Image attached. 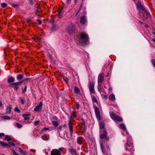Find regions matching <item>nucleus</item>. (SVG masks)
I'll return each mask as SVG.
<instances>
[{"instance_id": "4d7b16f0", "label": "nucleus", "mask_w": 155, "mask_h": 155, "mask_svg": "<svg viewBox=\"0 0 155 155\" xmlns=\"http://www.w3.org/2000/svg\"><path fill=\"white\" fill-rule=\"evenodd\" d=\"M97 116H100V113L99 110L98 109V108H97Z\"/></svg>"}, {"instance_id": "2eb2a0df", "label": "nucleus", "mask_w": 155, "mask_h": 155, "mask_svg": "<svg viewBox=\"0 0 155 155\" xmlns=\"http://www.w3.org/2000/svg\"><path fill=\"white\" fill-rule=\"evenodd\" d=\"M84 142V140L82 137H80L77 138V143L79 144H81Z\"/></svg>"}, {"instance_id": "4c0bfd02", "label": "nucleus", "mask_w": 155, "mask_h": 155, "mask_svg": "<svg viewBox=\"0 0 155 155\" xmlns=\"http://www.w3.org/2000/svg\"><path fill=\"white\" fill-rule=\"evenodd\" d=\"M63 79L64 81L66 82L67 83H68V79L66 77H64L63 78Z\"/></svg>"}, {"instance_id": "5fc2aeb1", "label": "nucleus", "mask_w": 155, "mask_h": 155, "mask_svg": "<svg viewBox=\"0 0 155 155\" xmlns=\"http://www.w3.org/2000/svg\"><path fill=\"white\" fill-rule=\"evenodd\" d=\"M37 21L38 22L39 24H41L42 23V21L41 20L39 19L37 20Z\"/></svg>"}, {"instance_id": "393cba45", "label": "nucleus", "mask_w": 155, "mask_h": 155, "mask_svg": "<svg viewBox=\"0 0 155 155\" xmlns=\"http://www.w3.org/2000/svg\"><path fill=\"white\" fill-rule=\"evenodd\" d=\"M52 123L55 127L58 126L59 124L58 122V121H55V120H52Z\"/></svg>"}, {"instance_id": "423d86ee", "label": "nucleus", "mask_w": 155, "mask_h": 155, "mask_svg": "<svg viewBox=\"0 0 155 155\" xmlns=\"http://www.w3.org/2000/svg\"><path fill=\"white\" fill-rule=\"evenodd\" d=\"M22 84V82L19 81L18 82L13 83L11 84L10 86H11L15 90L18 91L20 85Z\"/></svg>"}, {"instance_id": "f8f14e48", "label": "nucleus", "mask_w": 155, "mask_h": 155, "mask_svg": "<svg viewBox=\"0 0 155 155\" xmlns=\"http://www.w3.org/2000/svg\"><path fill=\"white\" fill-rule=\"evenodd\" d=\"M69 126L71 136L72 137L73 134V127L72 125V123H71V120H70L69 121Z\"/></svg>"}, {"instance_id": "8fccbe9b", "label": "nucleus", "mask_w": 155, "mask_h": 155, "mask_svg": "<svg viewBox=\"0 0 155 155\" xmlns=\"http://www.w3.org/2000/svg\"><path fill=\"white\" fill-rule=\"evenodd\" d=\"M56 26L55 25H53L51 28V29L53 30H54L56 28Z\"/></svg>"}, {"instance_id": "6ab92c4d", "label": "nucleus", "mask_w": 155, "mask_h": 155, "mask_svg": "<svg viewBox=\"0 0 155 155\" xmlns=\"http://www.w3.org/2000/svg\"><path fill=\"white\" fill-rule=\"evenodd\" d=\"M15 81V78L12 77H11L8 78L7 81L9 83H11L14 82Z\"/></svg>"}, {"instance_id": "79ce46f5", "label": "nucleus", "mask_w": 155, "mask_h": 155, "mask_svg": "<svg viewBox=\"0 0 155 155\" xmlns=\"http://www.w3.org/2000/svg\"><path fill=\"white\" fill-rule=\"evenodd\" d=\"M19 5L18 4H13L12 5V6L14 8H16V7L18 6Z\"/></svg>"}, {"instance_id": "a19ab883", "label": "nucleus", "mask_w": 155, "mask_h": 155, "mask_svg": "<svg viewBox=\"0 0 155 155\" xmlns=\"http://www.w3.org/2000/svg\"><path fill=\"white\" fill-rule=\"evenodd\" d=\"M144 11L146 14L147 15V16H149L150 15V13L148 11H147L146 10V9H145V11Z\"/></svg>"}, {"instance_id": "ea45409f", "label": "nucleus", "mask_w": 155, "mask_h": 155, "mask_svg": "<svg viewBox=\"0 0 155 155\" xmlns=\"http://www.w3.org/2000/svg\"><path fill=\"white\" fill-rule=\"evenodd\" d=\"M12 151L13 154L14 155H19L18 154L16 153L15 150L13 149H12Z\"/></svg>"}, {"instance_id": "49530a36", "label": "nucleus", "mask_w": 155, "mask_h": 155, "mask_svg": "<svg viewBox=\"0 0 155 155\" xmlns=\"http://www.w3.org/2000/svg\"><path fill=\"white\" fill-rule=\"evenodd\" d=\"M152 62L154 67H155V60L153 59H152Z\"/></svg>"}, {"instance_id": "a878e982", "label": "nucleus", "mask_w": 155, "mask_h": 155, "mask_svg": "<svg viewBox=\"0 0 155 155\" xmlns=\"http://www.w3.org/2000/svg\"><path fill=\"white\" fill-rule=\"evenodd\" d=\"M110 99L112 101H114L115 100V98L114 95V94H110L109 97Z\"/></svg>"}, {"instance_id": "9d476101", "label": "nucleus", "mask_w": 155, "mask_h": 155, "mask_svg": "<svg viewBox=\"0 0 155 155\" xmlns=\"http://www.w3.org/2000/svg\"><path fill=\"white\" fill-rule=\"evenodd\" d=\"M43 105V103L42 102H41L37 106L34 108V110L35 111H38L41 110L42 108Z\"/></svg>"}, {"instance_id": "412c9836", "label": "nucleus", "mask_w": 155, "mask_h": 155, "mask_svg": "<svg viewBox=\"0 0 155 155\" xmlns=\"http://www.w3.org/2000/svg\"><path fill=\"white\" fill-rule=\"evenodd\" d=\"M18 149L19 150V152L21 153V154L23 155H25L27 154V152L23 150L20 147H19Z\"/></svg>"}, {"instance_id": "2f4dec72", "label": "nucleus", "mask_w": 155, "mask_h": 155, "mask_svg": "<svg viewBox=\"0 0 155 155\" xmlns=\"http://www.w3.org/2000/svg\"><path fill=\"white\" fill-rule=\"evenodd\" d=\"M94 107V109L95 112L96 116H97V107L94 104H93Z\"/></svg>"}, {"instance_id": "e433bc0d", "label": "nucleus", "mask_w": 155, "mask_h": 155, "mask_svg": "<svg viewBox=\"0 0 155 155\" xmlns=\"http://www.w3.org/2000/svg\"><path fill=\"white\" fill-rule=\"evenodd\" d=\"M61 11L62 9H61L58 11V16L60 18L62 17V14L61 13Z\"/></svg>"}, {"instance_id": "0e129e2a", "label": "nucleus", "mask_w": 155, "mask_h": 155, "mask_svg": "<svg viewBox=\"0 0 155 155\" xmlns=\"http://www.w3.org/2000/svg\"><path fill=\"white\" fill-rule=\"evenodd\" d=\"M83 2H81V5H80V8H82V7H83Z\"/></svg>"}, {"instance_id": "7c9ffc66", "label": "nucleus", "mask_w": 155, "mask_h": 155, "mask_svg": "<svg viewBox=\"0 0 155 155\" xmlns=\"http://www.w3.org/2000/svg\"><path fill=\"white\" fill-rule=\"evenodd\" d=\"M27 86V85H25L24 88H22V93L24 94L26 91Z\"/></svg>"}, {"instance_id": "c9c22d12", "label": "nucleus", "mask_w": 155, "mask_h": 155, "mask_svg": "<svg viewBox=\"0 0 155 155\" xmlns=\"http://www.w3.org/2000/svg\"><path fill=\"white\" fill-rule=\"evenodd\" d=\"M87 137L90 140L93 141V140L92 138L90 137V135L89 133L87 134Z\"/></svg>"}, {"instance_id": "1a4fd4ad", "label": "nucleus", "mask_w": 155, "mask_h": 155, "mask_svg": "<svg viewBox=\"0 0 155 155\" xmlns=\"http://www.w3.org/2000/svg\"><path fill=\"white\" fill-rule=\"evenodd\" d=\"M111 118L115 122L118 123L119 122H122L123 121V119L121 117H111Z\"/></svg>"}, {"instance_id": "a18cd8bd", "label": "nucleus", "mask_w": 155, "mask_h": 155, "mask_svg": "<svg viewBox=\"0 0 155 155\" xmlns=\"http://www.w3.org/2000/svg\"><path fill=\"white\" fill-rule=\"evenodd\" d=\"M40 122V121L39 120H37L35 122L34 124L35 126H36L39 124Z\"/></svg>"}, {"instance_id": "09e8293b", "label": "nucleus", "mask_w": 155, "mask_h": 155, "mask_svg": "<svg viewBox=\"0 0 155 155\" xmlns=\"http://www.w3.org/2000/svg\"><path fill=\"white\" fill-rule=\"evenodd\" d=\"M82 8H79L77 12V13L75 15V16H76L78 14V13H79L80 11H81V10Z\"/></svg>"}, {"instance_id": "680f3d73", "label": "nucleus", "mask_w": 155, "mask_h": 155, "mask_svg": "<svg viewBox=\"0 0 155 155\" xmlns=\"http://www.w3.org/2000/svg\"><path fill=\"white\" fill-rule=\"evenodd\" d=\"M63 148L61 147L58 150H59V151L60 152V151H63Z\"/></svg>"}, {"instance_id": "20e7f679", "label": "nucleus", "mask_w": 155, "mask_h": 155, "mask_svg": "<svg viewBox=\"0 0 155 155\" xmlns=\"http://www.w3.org/2000/svg\"><path fill=\"white\" fill-rule=\"evenodd\" d=\"M119 127L123 130V132H122L123 135L124 136L127 135V137H128L129 135L127 130L126 129L125 125L123 124H120L119 125Z\"/></svg>"}, {"instance_id": "cd10ccee", "label": "nucleus", "mask_w": 155, "mask_h": 155, "mask_svg": "<svg viewBox=\"0 0 155 155\" xmlns=\"http://www.w3.org/2000/svg\"><path fill=\"white\" fill-rule=\"evenodd\" d=\"M91 97L92 101L94 103L96 102V103H97V100L96 97L93 95H91Z\"/></svg>"}, {"instance_id": "58836bf2", "label": "nucleus", "mask_w": 155, "mask_h": 155, "mask_svg": "<svg viewBox=\"0 0 155 155\" xmlns=\"http://www.w3.org/2000/svg\"><path fill=\"white\" fill-rule=\"evenodd\" d=\"M24 118L23 119V120L24 121H23V122H24L25 120H29L30 118L29 117H23Z\"/></svg>"}, {"instance_id": "bf43d9fd", "label": "nucleus", "mask_w": 155, "mask_h": 155, "mask_svg": "<svg viewBox=\"0 0 155 155\" xmlns=\"http://www.w3.org/2000/svg\"><path fill=\"white\" fill-rule=\"evenodd\" d=\"M5 135V134L3 133H0V138H1L3 136Z\"/></svg>"}, {"instance_id": "603ef678", "label": "nucleus", "mask_w": 155, "mask_h": 155, "mask_svg": "<svg viewBox=\"0 0 155 155\" xmlns=\"http://www.w3.org/2000/svg\"><path fill=\"white\" fill-rule=\"evenodd\" d=\"M8 143L10 145H12L13 146H15V144H14V143L13 142H8Z\"/></svg>"}, {"instance_id": "f257e3e1", "label": "nucleus", "mask_w": 155, "mask_h": 155, "mask_svg": "<svg viewBox=\"0 0 155 155\" xmlns=\"http://www.w3.org/2000/svg\"><path fill=\"white\" fill-rule=\"evenodd\" d=\"M100 133V137L101 140H100V145L102 152L103 153H105V151L103 146V141L102 140L105 139L107 141L109 140V138L107 136V132L106 129L104 128L105 124L104 122L101 121L99 122Z\"/></svg>"}, {"instance_id": "39448f33", "label": "nucleus", "mask_w": 155, "mask_h": 155, "mask_svg": "<svg viewBox=\"0 0 155 155\" xmlns=\"http://www.w3.org/2000/svg\"><path fill=\"white\" fill-rule=\"evenodd\" d=\"M67 31L70 34H72L74 32L75 26L72 24L69 25L66 29Z\"/></svg>"}, {"instance_id": "4468645a", "label": "nucleus", "mask_w": 155, "mask_h": 155, "mask_svg": "<svg viewBox=\"0 0 155 155\" xmlns=\"http://www.w3.org/2000/svg\"><path fill=\"white\" fill-rule=\"evenodd\" d=\"M137 8L139 10H142V11H145V8L143 7L141 3H138L137 5Z\"/></svg>"}, {"instance_id": "7ed1b4c3", "label": "nucleus", "mask_w": 155, "mask_h": 155, "mask_svg": "<svg viewBox=\"0 0 155 155\" xmlns=\"http://www.w3.org/2000/svg\"><path fill=\"white\" fill-rule=\"evenodd\" d=\"M125 147L128 154L132 155L134 151L133 144L130 142H127L125 145Z\"/></svg>"}, {"instance_id": "473e14b6", "label": "nucleus", "mask_w": 155, "mask_h": 155, "mask_svg": "<svg viewBox=\"0 0 155 155\" xmlns=\"http://www.w3.org/2000/svg\"><path fill=\"white\" fill-rule=\"evenodd\" d=\"M41 11L38 7H37V9L35 12V14L37 15L38 14L41 12Z\"/></svg>"}, {"instance_id": "6e6d98bb", "label": "nucleus", "mask_w": 155, "mask_h": 155, "mask_svg": "<svg viewBox=\"0 0 155 155\" xmlns=\"http://www.w3.org/2000/svg\"><path fill=\"white\" fill-rule=\"evenodd\" d=\"M49 130V129L47 127H44V128L42 130V131H45V130Z\"/></svg>"}, {"instance_id": "37998d69", "label": "nucleus", "mask_w": 155, "mask_h": 155, "mask_svg": "<svg viewBox=\"0 0 155 155\" xmlns=\"http://www.w3.org/2000/svg\"><path fill=\"white\" fill-rule=\"evenodd\" d=\"M15 111L18 113H19L20 112V110L18 107H16L15 108Z\"/></svg>"}, {"instance_id": "de8ad7c7", "label": "nucleus", "mask_w": 155, "mask_h": 155, "mask_svg": "<svg viewBox=\"0 0 155 155\" xmlns=\"http://www.w3.org/2000/svg\"><path fill=\"white\" fill-rule=\"evenodd\" d=\"M53 119L54 120H55V121H58V122L59 121V120L57 117H53Z\"/></svg>"}, {"instance_id": "e2e57ef3", "label": "nucleus", "mask_w": 155, "mask_h": 155, "mask_svg": "<svg viewBox=\"0 0 155 155\" xmlns=\"http://www.w3.org/2000/svg\"><path fill=\"white\" fill-rule=\"evenodd\" d=\"M71 0H67L66 2L67 4L70 3L71 2Z\"/></svg>"}, {"instance_id": "9b49d317", "label": "nucleus", "mask_w": 155, "mask_h": 155, "mask_svg": "<svg viewBox=\"0 0 155 155\" xmlns=\"http://www.w3.org/2000/svg\"><path fill=\"white\" fill-rule=\"evenodd\" d=\"M51 155H61V154L58 149H54L51 151Z\"/></svg>"}, {"instance_id": "5701e85b", "label": "nucleus", "mask_w": 155, "mask_h": 155, "mask_svg": "<svg viewBox=\"0 0 155 155\" xmlns=\"http://www.w3.org/2000/svg\"><path fill=\"white\" fill-rule=\"evenodd\" d=\"M24 77V75L22 74H19L17 77V79L18 81H20L22 80Z\"/></svg>"}, {"instance_id": "3c124183", "label": "nucleus", "mask_w": 155, "mask_h": 155, "mask_svg": "<svg viewBox=\"0 0 155 155\" xmlns=\"http://www.w3.org/2000/svg\"><path fill=\"white\" fill-rule=\"evenodd\" d=\"M110 116H114V114L112 111H111L110 112Z\"/></svg>"}, {"instance_id": "b1692460", "label": "nucleus", "mask_w": 155, "mask_h": 155, "mask_svg": "<svg viewBox=\"0 0 155 155\" xmlns=\"http://www.w3.org/2000/svg\"><path fill=\"white\" fill-rule=\"evenodd\" d=\"M10 117H0V120L2 121L6 120H9L10 119Z\"/></svg>"}, {"instance_id": "69168bd1", "label": "nucleus", "mask_w": 155, "mask_h": 155, "mask_svg": "<svg viewBox=\"0 0 155 155\" xmlns=\"http://www.w3.org/2000/svg\"><path fill=\"white\" fill-rule=\"evenodd\" d=\"M62 128V127L61 126H59V127H58V130H61Z\"/></svg>"}, {"instance_id": "774afa93", "label": "nucleus", "mask_w": 155, "mask_h": 155, "mask_svg": "<svg viewBox=\"0 0 155 155\" xmlns=\"http://www.w3.org/2000/svg\"><path fill=\"white\" fill-rule=\"evenodd\" d=\"M31 20L29 19H28L27 20V21L28 22V23H30L31 22Z\"/></svg>"}, {"instance_id": "0eeeda50", "label": "nucleus", "mask_w": 155, "mask_h": 155, "mask_svg": "<svg viewBox=\"0 0 155 155\" xmlns=\"http://www.w3.org/2000/svg\"><path fill=\"white\" fill-rule=\"evenodd\" d=\"M104 73H101L98 75L97 78L98 83L99 84L102 83L104 81Z\"/></svg>"}, {"instance_id": "ddd939ff", "label": "nucleus", "mask_w": 155, "mask_h": 155, "mask_svg": "<svg viewBox=\"0 0 155 155\" xmlns=\"http://www.w3.org/2000/svg\"><path fill=\"white\" fill-rule=\"evenodd\" d=\"M69 152L72 155H77L76 150L73 148H70L69 149Z\"/></svg>"}, {"instance_id": "864d4df0", "label": "nucleus", "mask_w": 155, "mask_h": 155, "mask_svg": "<svg viewBox=\"0 0 155 155\" xmlns=\"http://www.w3.org/2000/svg\"><path fill=\"white\" fill-rule=\"evenodd\" d=\"M28 0L29 1V4L31 5H32L33 4V0Z\"/></svg>"}, {"instance_id": "f704fd0d", "label": "nucleus", "mask_w": 155, "mask_h": 155, "mask_svg": "<svg viewBox=\"0 0 155 155\" xmlns=\"http://www.w3.org/2000/svg\"><path fill=\"white\" fill-rule=\"evenodd\" d=\"M1 6L2 8H5L7 6V4L6 3H3L2 4Z\"/></svg>"}, {"instance_id": "dca6fc26", "label": "nucleus", "mask_w": 155, "mask_h": 155, "mask_svg": "<svg viewBox=\"0 0 155 155\" xmlns=\"http://www.w3.org/2000/svg\"><path fill=\"white\" fill-rule=\"evenodd\" d=\"M86 21V16H83L81 17L80 22L82 24H84Z\"/></svg>"}, {"instance_id": "f3484780", "label": "nucleus", "mask_w": 155, "mask_h": 155, "mask_svg": "<svg viewBox=\"0 0 155 155\" xmlns=\"http://www.w3.org/2000/svg\"><path fill=\"white\" fill-rule=\"evenodd\" d=\"M0 144L2 146H4L6 147H10V145L2 141H0Z\"/></svg>"}, {"instance_id": "bb28decb", "label": "nucleus", "mask_w": 155, "mask_h": 155, "mask_svg": "<svg viewBox=\"0 0 155 155\" xmlns=\"http://www.w3.org/2000/svg\"><path fill=\"white\" fill-rule=\"evenodd\" d=\"M34 40L36 41H38V42H41L42 41V39L39 37H36L34 38Z\"/></svg>"}, {"instance_id": "72a5a7b5", "label": "nucleus", "mask_w": 155, "mask_h": 155, "mask_svg": "<svg viewBox=\"0 0 155 155\" xmlns=\"http://www.w3.org/2000/svg\"><path fill=\"white\" fill-rule=\"evenodd\" d=\"M15 126L18 128H21L22 126L20 124L18 123H17L16 124V125Z\"/></svg>"}, {"instance_id": "13d9d810", "label": "nucleus", "mask_w": 155, "mask_h": 155, "mask_svg": "<svg viewBox=\"0 0 155 155\" xmlns=\"http://www.w3.org/2000/svg\"><path fill=\"white\" fill-rule=\"evenodd\" d=\"M76 104L77 106V108L78 109L79 108V104L78 103H76Z\"/></svg>"}, {"instance_id": "4be33fe9", "label": "nucleus", "mask_w": 155, "mask_h": 155, "mask_svg": "<svg viewBox=\"0 0 155 155\" xmlns=\"http://www.w3.org/2000/svg\"><path fill=\"white\" fill-rule=\"evenodd\" d=\"M81 120H82V122H83L82 125L84 126V131H86V126H85V124L86 119H84V118H82Z\"/></svg>"}, {"instance_id": "6e6552de", "label": "nucleus", "mask_w": 155, "mask_h": 155, "mask_svg": "<svg viewBox=\"0 0 155 155\" xmlns=\"http://www.w3.org/2000/svg\"><path fill=\"white\" fill-rule=\"evenodd\" d=\"M89 87L91 94H94L95 93L94 89V84L93 82H89Z\"/></svg>"}, {"instance_id": "f03ea898", "label": "nucleus", "mask_w": 155, "mask_h": 155, "mask_svg": "<svg viewBox=\"0 0 155 155\" xmlns=\"http://www.w3.org/2000/svg\"><path fill=\"white\" fill-rule=\"evenodd\" d=\"M80 42L84 45H87L89 41L88 35L84 32L81 33L80 34Z\"/></svg>"}, {"instance_id": "a211bd4d", "label": "nucleus", "mask_w": 155, "mask_h": 155, "mask_svg": "<svg viewBox=\"0 0 155 155\" xmlns=\"http://www.w3.org/2000/svg\"><path fill=\"white\" fill-rule=\"evenodd\" d=\"M12 107L11 105H9L8 106L6 109V113L8 114H9L11 112Z\"/></svg>"}, {"instance_id": "c03bdc74", "label": "nucleus", "mask_w": 155, "mask_h": 155, "mask_svg": "<svg viewBox=\"0 0 155 155\" xmlns=\"http://www.w3.org/2000/svg\"><path fill=\"white\" fill-rule=\"evenodd\" d=\"M21 104H24L25 102V100L24 99H21Z\"/></svg>"}, {"instance_id": "c756f323", "label": "nucleus", "mask_w": 155, "mask_h": 155, "mask_svg": "<svg viewBox=\"0 0 155 155\" xmlns=\"http://www.w3.org/2000/svg\"><path fill=\"white\" fill-rule=\"evenodd\" d=\"M31 79L28 78H26L23 79L21 81H20L21 82H22V84L24 82L26 81H28L30 80Z\"/></svg>"}, {"instance_id": "338daca9", "label": "nucleus", "mask_w": 155, "mask_h": 155, "mask_svg": "<svg viewBox=\"0 0 155 155\" xmlns=\"http://www.w3.org/2000/svg\"><path fill=\"white\" fill-rule=\"evenodd\" d=\"M106 147L107 149H109V147L108 145H107V144H106Z\"/></svg>"}, {"instance_id": "aec40b11", "label": "nucleus", "mask_w": 155, "mask_h": 155, "mask_svg": "<svg viewBox=\"0 0 155 155\" xmlns=\"http://www.w3.org/2000/svg\"><path fill=\"white\" fill-rule=\"evenodd\" d=\"M74 92L77 94H79L80 91L78 88L76 87H74Z\"/></svg>"}, {"instance_id": "052dcab7", "label": "nucleus", "mask_w": 155, "mask_h": 155, "mask_svg": "<svg viewBox=\"0 0 155 155\" xmlns=\"http://www.w3.org/2000/svg\"><path fill=\"white\" fill-rule=\"evenodd\" d=\"M76 115L74 114V112H72L71 113V116H75Z\"/></svg>"}, {"instance_id": "c85d7f7f", "label": "nucleus", "mask_w": 155, "mask_h": 155, "mask_svg": "<svg viewBox=\"0 0 155 155\" xmlns=\"http://www.w3.org/2000/svg\"><path fill=\"white\" fill-rule=\"evenodd\" d=\"M12 138L9 137L8 135H6L5 138V140H7L8 141H9L11 140Z\"/></svg>"}]
</instances>
